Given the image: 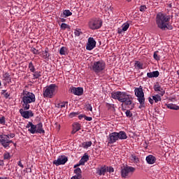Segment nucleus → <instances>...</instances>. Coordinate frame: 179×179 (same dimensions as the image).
Returning <instances> with one entry per match:
<instances>
[{
	"instance_id": "nucleus-10",
	"label": "nucleus",
	"mask_w": 179,
	"mask_h": 179,
	"mask_svg": "<svg viewBox=\"0 0 179 179\" xmlns=\"http://www.w3.org/2000/svg\"><path fill=\"white\" fill-rule=\"evenodd\" d=\"M68 162V158L65 156L59 157L57 160L53 162V164L55 166H60V164H65Z\"/></svg>"
},
{
	"instance_id": "nucleus-12",
	"label": "nucleus",
	"mask_w": 179,
	"mask_h": 179,
	"mask_svg": "<svg viewBox=\"0 0 179 179\" xmlns=\"http://www.w3.org/2000/svg\"><path fill=\"white\" fill-rule=\"evenodd\" d=\"M71 93L76 96H82L83 94V88L82 87H73L71 89Z\"/></svg>"
},
{
	"instance_id": "nucleus-18",
	"label": "nucleus",
	"mask_w": 179,
	"mask_h": 179,
	"mask_svg": "<svg viewBox=\"0 0 179 179\" xmlns=\"http://www.w3.org/2000/svg\"><path fill=\"white\" fill-rule=\"evenodd\" d=\"M38 134H45V131L43 129V123H39L36 125V131Z\"/></svg>"
},
{
	"instance_id": "nucleus-46",
	"label": "nucleus",
	"mask_w": 179,
	"mask_h": 179,
	"mask_svg": "<svg viewBox=\"0 0 179 179\" xmlns=\"http://www.w3.org/2000/svg\"><path fill=\"white\" fill-rule=\"evenodd\" d=\"M0 124H5V117L0 118Z\"/></svg>"
},
{
	"instance_id": "nucleus-19",
	"label": "nucleus",
	"mask_w": 179,
	"mask_h": 179,
	"mask_svg": "<svg viewBox=\"0 0 179 179\" xmlns=\"http://www.w3.org/2000/svg\"><path fill=\"white\" fill-rule=\"evenodd\" d=\"M80 129V124L79 123H74L73 124V130L71 131V134H76L78 131Z\"/></svg>"
},
{
	"instance_id": "nucleus-39",
	"label": "nucleus",
	"mask_w": 179,
	"mask_h": 179,
	"mask_svg": "<svg viewBox=\"0 0 179 179\" xmlns=\"http://www.w3.org/2000/svg\"><path fill=\"white\" fill-rule=\"evenodd\" d=\"M3 156L6 160L10 159V155L9 154V152L5 153Z\"/></svg>"
},
{
	"instance_id": "nucleus-1",
	"label": "nucleus",
	"mask_w": 179,
	"mask_h": 179,
	"mask_svg": "<svg viewBox=\"0 0 179 179\" xmlns=\"http://www.w3.org/2000/svg\"><path fill=\"white\" fill-rule=\"evenodd\" d=\"M169 22H170V16L162 13H159L157 15L156 23L157 24V27L161 29V30H166V29L171 30L173 29L171 26H169Z\"/></svg>"
},
{
	"instance_id": "nucleus-24",
	"label": "nucleus",
	"mask_w": 179,
	"mask_h": 179,
	"mask_svg": "<svg viewBox=\"0 0 179 179\" xmlns=\"http://www.w3.org/2000/svg\"><path fill=\"white\" fill-rule=\"evenodd\" d=\"M74 173L76 174V177L82 178V169H80V168L76 169Z\"/></svg>"
},
{
	"instance_id": "nucleus-4",
	"label": "nucleus",
	"mask_w": 179,
	"mask_h": 179,
	"mask_svg": "<svg viewBox=\"0 0 179 179\" xmlns=\"http://www.w3.org/2000/svg\"><path fill=\"white\" fill-rule=\"evenodd\" d=\"M135 94L138 97V102L140 103L139 108L145 107V94L143 93V89L141 86L134 90Z\"/></svg>"
},
{
	"instance_id": "nucleus-51",
	"label": "nucleus",
	"mask_w": 179,
	"mask_h": 179,
	"mask_svg": "<svg viewBox=\"0 0 179 179\" xmlns=\"http://www.w3.org/2000/svg\"><path fill=\"white\" fill-rule=\"evenodd\" d=\"M18 166H20V167H21L22 169H23V164H22V162L19 161V162H18Z\"/></svg>"
},
{
	"instance_id": "nucleus-37",
	"label": "nucleus",
	"mask_w": 179,
	"mask_h": 179,
	"mask_svg": "<svg viewBox=\"0 0 179 179\" xmlns=\"http://www.w3.org/2000/svg\"><path fill=\"white\" fill-rule=\"evenodd\" d=\"M68 28H69V25H68V24H66L65 23H62L61 24V29L62 30H65V29H68Z\"/></svg>"
},
{
	"instance_id": "nucleus-3",
	"label": "nucleus",
	"mask_w": 179,
	"mask_h": 179,
	"mask_svg": "<svg viewBox=\"0 0 179 179\" xmlns=\"http://www.w3.org/2000/svg\"><path fill=\"white\" fill-rule=\"evenodd\" d=\"M22 108L24 110L30 108V103L36 101V96L31 92L24 91L22 93Z\"/></svg>"
},
{
	"instance_id": "nucleus-43",
	"label": "nucleus",
	"mask_w": 179,
	"mask_h": 179,
	"mask_svg": "<svg viewBox=\"0 0 179 179\" xmlns=\"http://www.w3.org/2000/svg\"><path fill=\"white\" fill-rule=\"evenodd\" d=\"M126 115L127 117H129V118H131V117H132V113H131L129 110H127Z\"/></svg>"
},
{
	"instance_id": "nucleus-28",
	"label": "nucleus",
	"mask_w": 179,
	"mask_h": 179,
	"mask_svg": "<svg viewBox=\"0 0 179 179\" xmlns=\"http://www.w3.org/2000/svg\"><path fill=\"white\" fill-rule=\"evenodd\" d=\"M106 171H107L106 168H101L99 170H98L97 173L99 176H104V174H106Z\"/></svg>"
},
{
	"instance_id": "nucleus-30",
	"label": "nucleus",
	"mask_w": 179,
	"mask_h": 179,
	"mask_svg": "<svg viewBox=\"0 0 179 179\" xmlns=\"http://www.w3.org/2000/svg\"><path fill=\"white\" fill-rule=\"evenodd\" d=\"M59 108H64L65 107H68V101L62 102L58 104Z\"/></svg>"
},
{
	"instance_id": "nucleus-38",
	"label": "nucleus",
	"mask_w": 179,
	"mask_h": 179,
	"mask_svg": "<svg viewBox=\"0 0 179 179\" xmlns=\"http://www.w3.org/2000/svg\"><path fill=\"white\" fill-rule=\"evenodd\" d=\"M31 52H33L34 54H36V55L40 54V52H38V50H36V49L34 48H31Z\"/></svg>"
},
{
	"instance_id": "nucleus-22",
	"label": "nucleus",
	"mask_w": 179,
	"mask_h": 179,
	"mask_svg": "<svg viewBox=\"0 0 179 179\" xmlns=\"http://www.w3.org/2000/svg\"><path fill=\"white\" fill-rule=\"evenodd\" d=\"M41 57H43L44 59H48V57H50L48 48H45V50L42 52Z\"/></svg>"
},
{
	"instance_id": "nucleus-26",
	"label": "nucleus",
	"mask_w": 179,
	"mask_h": 179,
	"mask_svg": "<svg viewBox=\"0 0 179 179\" xmlns=\"http://www.w3.org/2000/svg\"><path fill=\"white\" fill-rule=\"evenodd\" d=\"M152 100H154L155 103H159V101H162V96L159 94L152 96Z\"/></svg>"
},
{
	"instance_id": "nucleus-56",
	"label": "nucleus",
	"mask_w": 179,
	"mask_h": 179,
	"mask_svg": "<svg viewBox=\"0 0 179 179\" xmlns=\"http://www.w3.org/2000/svg\"><path fill=\"white\" fill-rule=\"evenodd\" d=\"M62 22H65V19L62 18Z\"/></svg>"
},
{
	"instance_id": "nucleus-50",
	"label": "nucleus",
	"mask_w": 179,
	"mask_h": 179,
	"mask_svg": "<svg viewBox=\"0 0 179 179\" xmlns=\"http://www.w3.org/2000/svg\"><path fill=\"white\" fill-rule=\"evenodd\" d=\"M71 179H82V178L75 176H73Z\"/></svg>"
},
{
	"instance_id": "nucleus-36",
	"label": "nucleus",
	"mask_w": 179,
	"mask_h": 179,
	"mask_svg": "<svg viewBox=\"0 0 179 179\" xmlns=\"http://www.w3.org/2000/svg\"><path fill=\"white\" fill-rule=\"evenodd\" d=\"M29 70L31 71V72H34V70H35V69H34V65H33V63H32V62H30V63L29 64Z\"/></svg>"
},
{
	"instance_id": "nucleus-29",
	"label": "nucleus",
	"mask_w": 179,
	"mask_h": 179,
	"mask_svg": "<svg viewBox=\"0 0 179 179\" xmlns=\"http://www.w3.org/2000/svg\"><path fill=\"white\" fill-rule=\"evenodd\" d=\"M122 31H127L128 30V29H129V23L127 22L122 24Z\"/></svg>"
},
{
	"instance_id": "nucleus-15",
	"label": "nucleus",
	"mask_w": 179,
	"mask_h": 179,
	"mask_svg": "<svg viewBox=\"0 0 179 179\" xmlns=\"http://www.w3.org/2000/svg\"><path fill=\"white\" fill-rule=\"evenodd\" d=\"M20 113L24 118H30V117H33L34 115L31 110L23 111V109H20Z\"/></svg>"
},
{
	"instance_id": "nucleus-45",
	"label": "nucleus",
	"mask_w": 179,
	"mask_h": 179,
	"mask_svg": "<svg viewBox=\"0 0 179 179\" xmlns=\"http://www.w3.org/2000/svg\"><path fill=\"white\" fill-rule=\"evenodd\" d=\"M136 65L138 68H139V69H143V68L142 67V64H141L140 62H136Z\"/></svg>"
},
{
	"instance_id": "nucleus-21",
	"label": "nucleus",
	"mask_w": 179,
	"mask_h": 179,
	"mask_svg": "<svg viewBox=\"0 0 179 179\" xmlns=\"http://www.w3.org/2000/svg\"><path fill=\"white\" fill-rule=\"evenodd\" d=\"M87 160H89V155H84L81 158V159L79 162V163H80V164L81 166H83V165H85V163H86V162H87Z\"/></svg>"
},
{
	"instance_id": "nucleus-31",
	"label": "nucleus",
	"mask_w": 179,
	"mask_h": 179,
	"mask_svg": "<svg viewBox=\"0 0 179 179\" xmlns=\"http://www.w3.org/2000/svg\"><path fill=\"white\" fill-rule=\"evenodd\" d=\"M63 13L65 15V17H68V16H72V13L69 10H65Z\"/></svg>"
},
{
	"instance_id": "nucleus-40",
	"label": "nucleus",
	"mask_w": 179,
	"mask_h": 179,
	"mask_svg": "<svg viewBox=\"0 0 179 179\" xmlns=\"http://www.w3.org/2000/svg\"><path fill=\"white\" fill-rule=\"evenodd\" d=\"M74 34L76 36H77L78 37H79V36H80V34H82V32L80 31V30H78L76 29L74 32Z\"/></svg>"
},
{
	"instance_id": "nucleus-32",
	"label": "nucleus",
	"mask_w": 179,
	"mask_h": 179,
	"mask_svg": "<svg viewBox=\"0 0 179 179\" xmlns=\"http://www.w3.org/2000/svg\"><path fill=\"white\" fill-rule=\"evenodd\" d=\"M59 54L61 55H65V54H66V48H65V47L61 48V49L59 50Z\"/></svg>"
},
{
	"instance_id": "nucleus-48",
	"label": "nucleus",
	"mask_w": 179,
	"mask_h": 179,
	"mask_svg": "<svg viewBox=\"0 0 179 179\" xmlns=\"http://www.w3.org/2000/svg\"><path fill=\"white\" fill-rule=\"evenodd\" d=\"M108 171H109V173H114V168L110 167V168L108 169Z\"/></svg>"
},
{
	"instance_id": "nucleus-33",
	"label": "nucleus",
	"mask_w": 179,
	"mask_h": 179,
	"mask_svg": "<svg viewBox=\"0 0 179 179\" xmlns=\"http://www.w3.org/2000/svg\"><path fill=\"white\" fill-rule=\"evenodd\" d=\"M159 51H156L154 52V59L156 61H160V55H158Z\"/></svg>"
},
{
	"instance_id": "nucleus-20",
	"label": "nucleus",
	"mask_w": 179,
	"mask_h": 179,
	"mask_svg": "<svg viewBox=\"0 0 179 179\" xmlns=\"http://www.w3.org/2000/svg\"><path fill=\"white\" fill-rule=\"evenodd\" d=\"M159 75H160V73L157 71L147 73L148 78H158Z\"/></svg>"
},
{
	"instance_id": "nucleus-58",
	"label": "nucleus",
	"mask_w": 179,
	"mask_h": 179,
	"mask_svg": "<svg viewBox=\"0 0 179 179\" xmlns=\"http://www.w3.org/2000/svg\"><path fill=\"white\" fill-rule=\"evenodd\" d=\"M73 114H75V113H71V115H73Z\"/></svg>"
},
{
	"instance_id": "nucleus-34",
	"label": "nucleus",
	"mask_w": 179,
	"mask_h": 179,
	"mask_svg": "<svg viewBox=\"0 0 179 179\" xmlns=\"http://www.w3.org/2000/svg\"><path fill=\"white\" fill-rule=\"evenodd\" d=\"M3 78L4 80H10V75L9 73H6L3 75Z\"/></svg>"
},
{
	"instance_id": "nucleus-9",
	"label": "nucleus",
	"mask_w": 179,
	"mask_h": 179,
	"mask_svg": "<svg viewBox=\"0 0 179 179\" xmlns=\"http://www.w3.org/2000/svg\"><path fill=\"white\" fill-rule=\"evenodd\" d=\"M92 69L94 72H96V73L101 72V71L104 69V63L100 61L94 62V65L92 66Z\"/></svg>"
},
{
	"instance_id": "nucleus-55",
	"label": "nucleus",
	"mask_w": 179,
	"mask_h": 179,
	"mask_svg": "<svg viewBox=\"0 0 179 179\" xmlns=\"http://www.w3.org/2000/svg\"><path fill=\"white\" fill-rule=\"evenodd\" d=\"M10 136L11 138H15V134H12L10 135Z\"/></svg>"
},
{
	"instance_id": "nucleus-27",
	"label": "nucleus",
	"mask_w": 179,
	"mask_h": 179,
	"mask_svg": "<svg viewBox=\"0 0 179 179\" xmlns=\"http://www.w3.org/2000/svg\"><path fill=\"white\" fill-rule=\"evenodd\" d=\"M92 141L84 142L82 143V147L84 148V149H87V148H90V146H92Z\"/></svg>"
},
{
	"instance_id": "nucleus-47",
	"label": "nucleus",
	"mask_w": 179,
	"mask_h": 179,
	"mask_svg": "<svg viewBox=\"0 0 179 179\" xmlns=\"http://www.w3.org/2000/svg\"><path fill=\"white\" fill-rule=\"evenodd\" d=\"M85 120H86V121H92V117L85 116Z\"/></svg>"
},
{
	"instance_id": "nucleus-14",
	"label": "nucleus",
	"mask_w": 179,
	"mask_h": 179,
	"mask_svg": "<svg viewBox=\"0 0 179 179\" xmlns=\"http://www.w3.org/2000/svg\"><path fill=\"white\" fill-rule=\"evenodd\" d=\"M26 128L28 129V131L31 134H36V131L37 129V127H36V125L33 124V123L31 122H29V123L26 126Z\"/></svg>"
},
{
	"instance_id": "nucleus-57",
	"label": "nucleus",
	"mask_w": 179,
	"mask_h": 179,
	"mask_svg": "<svg viewBox=\"0 0 179 179\" xmlns=\"http://www.w3.org/2000/svg\"><path fill=\"white\" fill-rule=\"evenodd\" d=\"M78 118L80 119V120H81V118H82V116H78Z\"/></svg>"
},
{
	"instance_id": "nucleus-52",
	"label": "nucleus",
	"mask_w": 179,
	"mask_h": 179,
	"mask_svg": "<svg viewBox=\"0 0 179 179\" xmlns=\"http://www.w3.org/2000/svg\"><path fill=\"white\" fill-rule=\"evenodd\" d=\"M79 166H82L80 162L79 164L74 166V169H76V167H79Z\"/></svg>"
},
{
	"instance_id": "nucleus-23",
	"label": "nucleus",
	"mask_w": 179,
	"mask_h": 179,
	"mask_svg": "<svg viewBox=\"0 0 179 179\" xmlns=\"http://www.w3.org/2000/svg\"><path fill=\"white\" fill-rule=\"evenodd\" d=\"M167 107L168 108H170L171 110H179V106L176 105V104H173V103H169L167 104Z\"/></svg>"
},
{
	"instance_id": "nucleus-49",
	"label": "nucleus",
	"mask_w": 179,
	"mask_h": 179,
	"mask_svg": "<svg viewBox=\"0 0 179 179\" xmlns=\"http://www.w3.org/2000/svg\"><path fill=\"white\" fill-rule=\"evenodd\" d=\"M148 100H149V103H150V104H153V101H154V99H153V98L152 99V98H149L148 99Z\"/></svg>"
},
{
	"instance_id": "nucleus-5",
	"label": "nucleus",
	"mask_w": 179,
	"mask_h": 179,
	"mask_svg": "<svg viewBox=\"0 0 179 179\" xmlns=\"http://www.w3.org/2000/svg\"><path fill=\"white\" fill-rule=\"evenodd\" d=\"M135 172V168L126 166L121 170V176L122 178H129Z\"/></svg>"
},
{
	"instance_id": "nucleus-61",
	"label": "nucleus",
	"mask_w": 179,
	"mask_h": 179,
	"mask_svg": "<svg viewBox=\"0 0 179 179\" xmlns=\"http://www.w3.org/2000/svg\"><path fill=\"white\" fill-rule=\"evenodd\" d=\"M0 179H2V178H0Z\"/></svg>"
},
{
	"instance_id": "nucleus-7",
	"label": "nucleus",
	"mask_w": 179,
	"mask_h": 179,
	"mask_svg": "<svg viewBox=\"0 0 179 179\" xmlns=\"http://www.w3.org/2000/svg\"><path fill=\"white\" fill-rule=\"evenodd\" d=\"M55 87H57L55 84H52L46 87L43 91L44 97H49L51 99L53 96H55Z\"/></svg>"
},
{
	"instance_id": "nucleus-60",
	"label": "nucleus",
	"mask_w": 179,
	"mask_h": 179,
	"mask_svg": "<svg viewBox=\"0 0 179 179\" xmlns=\"http://www.w3.org/2000/svg\"><path fill=\"white\" fill-rule=\"evenodd\" d=\"M1 82H0V86H1Z\"/></svg>"
},
{
	"instance_id": "nucleus-59",
	"label": "nucleus",
	"mask_w": 179,
	"mask_h": 179,
	"mask_svg": "<svg viewBox=\"0 0 179 179\" xmlns=\"http://www.w3.org/2000/svg\"><path fill=\"white\" fill-rule=\"evenodd\" d=\"M113 108H114V105H113Z\"/></svg>"
},
{
	"instance_id": "nucleus-11",
	"label": "nucleus",
	"mask_w": 179,
	"mask_h": 179,
	"mask_svg": "<svg viewBox=\"0 0 179 179\" xmlns=\"http://www.w3.org/2000/svg\"><path fill=\"white\" fill-rule=\"evenodd\" d=\"M94 47H96V41H94V38H89L88 43H87L86 46V50H88V51H92Z\"/></svg>"
},
{
	"instance_id": "nucleus-44",
	"label": "nucleus",
	"mask_w": 179,
	"mask_h": 179,
	"mask_svg": "<svg viewBox=\"0 0 179 179\" xmlns=\"http://www.w3.org/2000/svg\"><path fill=\"white\" fill-rule=\"evenodd\" d=\"M145 10H146V6H141L140 7V11L141 12H145Z\"/></svg>"
},
{
	"instance_id": "nucleus-41",
	"label": "nucleus",
	"mask_w": 179,
	"mask_h": 179,
	"mask_svg": "<svg viewBox=\"0 0 179 179\" xmlns=\"http://www.w3.org/2000/svg\"><path fill=\"white\" fill-rule=\"evenodd\" d=\"M131 159H132V160H134V162H135L136 163H138V162H139V159H138V157H136V156H135V155H131Z\"/></svg>"
},
{
	"instance_id": "nucleus-6",
	"label": "nucleus",
	"mask_w": 179,
	"mask_h": 179,
	"mask_svg": "<svg viewBox=\"0 0 179 179\" xmlns=\"http://www.w3.org/2000/svg\"><path fill=\"white\" fill-rule=\"evenodd\" d=\"M13 141L9 138V136L6 134H0V144L4 149H9L10 145Z\"/></svg>"
},
{
	"instance_id": "nucleus-35",
	"label": "nucleus",
	"mask_w": 179,
	"mask_h": 179,
	"mask_svg": "<svg viewBox=\"0 0 179 179\" xmlns=\"http://www.w3.org/2000/svg\"><path fill=\"white\" fill-rule=\"evenodd\" d=\"M40 76H41V72H40V71H36L34 73V79H38V78H40Z\"/></svg>"
},
{
	"instance_id": "nucleus-25",
	"label": "nucleus",
	"mask_w": 179,
	"mask_h": 179,
	"mask_svg": "<svg viewBox=\"0 0 179 179\" xmlns=\"http://www.w3.org/2000/svg\"><path fill=\"white\" fill-rule=\"evenodd\" d=\"M118 134L119 139H127V134L124 131H120Z\"/></svg>"
},
{
	"instance_id": "nucleus-42",
	"label": "nucleus",
	"mask_w": 179,
	"mask_h": 179,
	"mask_svg": "<svg viewBox=\"0 0 179 179\" xmlns=\"http://www.w3.org/2000/svg\"><path fill=\"white\" fill-rule=\"evenodd\" d=\"M86 109L90 110V111H93V108L92 107V105L89 103L86 105Z\"/></svg>"
},
{
	"instance_id": "nucleus-2",
	"label": "nucleus",
	"mask_w": 179,
	"mask_h": 179,
	"mask_svg": "<svg viewBox=\"0 0 179 179\" xmlns=\"http://www.w3.org/2000/svg\"><path fill=\"white\" fill-rule=\"evenodd\" d=\"M112 99L118 100L120 103H124L126 106L132 104V96L122 92H115L111 93Z\"/></svg>"
},
{
	"instance_id": "nucleus-13",
	"label": "nucleus",
	"mask_w": 179,
	"mask_h": 179,
	"mask_svg": "<svg viewBox=\"0 0 179 179\" xmlns=\"http://www.w3.org/2000/svg\"><path fill=\"white\" fill-rule=\"evenodd\" d=\"M109 143H115V142H117L119 139L118 133L117 132H113L109 135Z\"/></svg>"
},
{
	"instance_id": "nucleus-8",
	"label": "nucleus",
	"mask_w": 179,
	"mask_h": 179,
	"mask_svg": "<svg viewBox=\"0 0 179 179\" xmlns=\"http://www.w3.org/2000/svg\"><path fill=\"white\" fill-rule=\"evenodd\" d=\"M102 22L97 18H92L90 20L88 26L92 30H96L101 27Z\"/></svg>"
},
{
	"instance_id": "nucleus-16",
	"label": "nucleus",
	"mask_w": 179,
	"mask_h": 179,
	"mask_svg": "<svg viewBox=\"0 0 179 179\" xmlns=\"http://www.w3.org/2000/svg\"><path fill=\"white\" fill-rule=\"evenodd\" d=\"M146 162L148 164H155L156 162V157L153 155H148L146 157Z\"/></svg>"
},
{
	"instance_id": "nucleus-17",
	"label": "nucleus",
	"mask_w": 179,
	"mask_h": 179,
	"mask_svg": "<svg viewBox=\"0 0 179 179\" xmlns=\"http://www.w3.org/2000/svg\"><path fill=\"white\" fill-rule=\"evenodd\" d=\"M154 90L155 92H159L160 96H164V90H163V88H162V87H160L159 85H155L154 86Z\"/></svg>"
},
{
	"instance_id": "nucleus-54",
	"label": "nucleus",
	"mask_w": 179,
	"mask_h": 179,
	"mask_svg": "<svg viewBox=\"0 0 179 179\" xmlns=\"http://www.w3.org/2000/svg\"><path fill=\"white\" fill-rule=\"evenodd\" d=\"M117 33H119V34H121V33H122V29H118Z\"/></svg>"
},
{
	"instance_id": "nucleus-53",
	"label": "nucleus",
	"mask_w": 179,
	"mask_h": 179,
	"mask_svg": "<svg viewBox=\"0 0 179 179\" xmlns=\"http://www.w3.org/2000/svg\"><path fill=\"white\" fill-rule=\"evenodd\" d=\"M108 10V13H110V12H111V7H106Z\"/></svg>"
}]
</instances>
